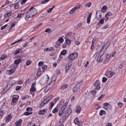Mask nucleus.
Masks as SVG:
<instances>
[{
    "label": "nucleus",
    "instance_id": "nucleus-62",
    "mask_svg": "<svg viewBox=\"0 0 126 126\" xmlns=\"http://www.w3.org/2000/svg\"><path fill=\"white\" fill-rule=\"evenodd\" d=\"M22 15H24V13L18 14L15 19H17V18H20Z\"/></svg>",
    "mask_w": 126,
    "mask_h": 126
},
{
    "label": "nucleus",
    "instance_id": "nucleus-41",
    "mask_svg": "<svg viewBox=\"0 0 126 126\" xmlns=\"http://www.w3.org/2000/svg\"><path fill=\"white\" fill-rule=\"evenodd\" d=\"M7 58V56H5V55H2L1 57L0 58V61H3V60H5Z\"/></svg>",
    "mask_w": 126,
    "mask_h": 126
},
{
    "label": "nucleus",
    "instance_id": "nucleus-12",
    "mask_svg": "<svg viewBox=\"0 0 126 126\" xmlns=\"http://www.w3.org/2000/svg\"><path fill=\"white\" fill-rule=\"evenodd\" d=\"M72 34H73V32H69L65 34V37H64L65 39H66L67 38H69V37H71Z\"/></svg>",
    "mask_w": 126,
    "mask_h": 126
},
{
    "label": "nucleus",
    "instance_id": "nucleus-40",
    "mask_svg": "<svg viewBox=\"0 0 126 126\" xmlns=\"http://www.w3.org/2000/svg\"><path fill=\"white\" fill-rule=\"evenodd\" d=\"M14 8L15 9H18V8H19V4H18V3L14 4Z\"/></svg>",
    "mask_w": 126,
    "mask_h": 126
},
{
    "label": "nucleus",
    "instance_id": "nucleus-38",
    "mask_svg": "<svg viewBox=\"0 0 126 126\" xmlns=\"http://www.w3.org/2000/svg\"><path fill=\"white\" fill-rule=\"evenodd\" d=\"M15 83H16V81L15 80H12L9 84V85L10 86H13V85H14V84H15Z\"/></svg>",
    "mask_w": 126,
    "mask_h": 126
},
{
    "label": "nucleus",
    "instance_id": "nucleus-23",
    "mask_svg": "<svg viewBox=\"0 0 126 126\" xmlns=\"http://www.w3.org/2000/svg\"><path fill=\"white\" fill-rule=\"evenodd\" d=\"M107 9H108V7L106 5H104L101 9V12H103V13L106 12L107 11Z\"/></svg>",
    "mask_w": 126,
    "mask_h": 126
},
{
    "label": "nucleus",
    "instance_id": "nucleus-31",
    "mask_svg": "<svg viewBox=\"0 0 126 126\" xmlns=\"http://www.w3.org/2000/svg\"><path fill=\"white\" fill-rule=\"evenodd\" d=\"M55 6H56L55 5H53L51 8H49L47 10V12L48 13H51V12H52V11H53V9H54V8H55Z\"/></svg>",
    "mask_w": 126,
    "mask_h": 126
},
{
    "label": "nucleus",
    "instance_id": "nucleus-45",
    "mask_svg": "<svg viewBox=\"0 0 126 126\" xmlns=\"http://www.w3.org/2000/svg\"><path fill=\"white\" fill-rule=\"evenodd\" d=\"M68 118V117H66V116H64V115L62 117V119L63 120L62 122L64 123L65 121H66V119Z\"/></svg>",
    "mask_w": 126,
    "mask_h": 126
},
{
    "label": "nucleus",
    "instance_id": "nucleus-47",
    "mask_svg": "<svg viewBox=\"0 0 126 126\" xmlns=\"http://www.w3.org/2000/svg\"><path fill=\"white\" fill-rule=\"evenodd\" d=\"M107 80H108V79L105 77H103L102 80V83H106V82H107Z\"/></svg>",
    "mask_w": 126,
    "mask_h": 126
},
{
    "label": "nucleus",
    "instance_id": "nucleus-7",
    "mask_svg": "<svg viewBox=\"0 0 126 126\" xmlns=\"http://www.w3.org/2000/svg\"><path fill=\"white\" fill-rule=\"evenodd\" d=\"M101 85V83L99 81V80H96L94 84V86H95V90H100L101 89V87H100Z\"/></svg>",
    "mask_w": 126,
    "mask_h": 126
},
{
    "label": "nucleus",
    "instance_id": "nucleus-61",
    "mask_svg": "<svg viewBox=\"0 0 126 126\" xmlns=\"http://www.w3.org/2000/svg\"><path fill=\"white\" fill-rule=\"evenodd\" d=\"M58 41L59 42H60V43H63V41H64V39H63V37H60L58 39Z\"/></svg>",
    "mask_w": 126,
    "mask_h": 126
},
{
    "label": "nucleus",
    "instance_id": "nucleus-20",
    "mask_svg": "<svg viewBox=\"0 0 126 126\" xmlns=\"http://www.w3.org/2000/svg\"><path fill=\"white\" fill-rule=\"evenodd\" d=\"M22 52V49L21 48L17 49L15 50V52L14 53V55L15 56H16L17 55H18V54H20V53H21Z\"/></svg>",
    "mask_w": 126,
    "mask_h": 126
},
{
    "label": "nucleus",
    "instance_id": "nucleus-57",
    "mask_svg": "<svg viewBox=\"0 0 126 126\" xmlns=\"http://www.w3.org/2000/svg\"><path fill=\"white\" fill-rule=\"evenodd\" d=\"M25 19L26 20H28L30 18H32V17H29V14H28V13H27V14L25 16Z\"/></svg>",
    "mask_w": 126,
    "mask_h": 126
},
{
    "label": "nucleus",
    "instance_id": "nucleus-60",
    "mask_svg": "<svg viewBox=\"0 0 126 126\" xmlns=\"http://www.w3.org/2000/svg\"><path fill=\"white\" fill-rule=\"evenodd\" d=\"M26 111H27L28 112H32V111H33V108L29 107L26 109Z\"/></svg>",
    "mask_w": 126,
    "mask_h": 126
},
{
    "label": "nucleus",
    "instance_id": "nucleus-14",
    "mask_svg": "<svg viewBox=\"0 0 126 126\" xmlns=\"http://www.w3.org/2000/svg\"><path fill=\"white\" fill-rule=\"evenodd\" d=\"M17 97H18L12 98L11 105H13V103H17V101H18V98H19V95H18Z\"/></svg>",
    "mask_w": 126,
    "mask_h": 126
},
{
    "label": "nucleus",
    "instance_id": "nucleus-53",
    "mask_svg": "<svg viewBox=\"0 0 126 126\" xmlns=\"http://www.w3.org/2000/svg\"><path fill=\"white\" fill-rule=\"evenodd\" d=\"M49 1H50V0H41V3H42L43 4H46V3H47V2H49Z\"/></svg>",
    "mask_w": 126,
    "mask_h": 126
},
{
    "label": "nucleus",
    "instance_id": "nucleus-48",
    "mask_svg": "<svg viewBox=\"0 0 126 126\" xmlns=\"http://www.w3.org/2000/svg\"><path fill=\"white\" fill-rule=\"evenodd\" d=\"M63 116L66 117V118H68V117H69L70 115L69 114H68L66 111H65L63 114Z\"/></svg>",
    "mask_w": 126,
    "mask_h": 126
},
{
    "label": "nucleus",
    "instance_id": "nucleus-46",
    "mask_svg": "<svg viewBox=\"0 0 126 126\" xmlns=\"http://www.w3.org/2000/svg\"><path fill=\"white\" fill-rule=\"evenodd\" d=\"M110 25H109V24H107L106 25H105V26H104L102 28V30H105V29H107V28H108L109 27Z\"/></svg>",
    "mask_w": 126,
    "mask_h": 126
},
{
    "label": "nucleus",
    "instance_id": "nucleus-55",
    "mask_svg": "<svg viewBox=\"0 0 126 126\" xmlns=\"http://www.w3.org/2000/svg\"><path fill=\"white\" fill-rule=\"evenodd\" d=\"M104 19H105V17H103L102 19L100 20L98 23H99V24H104Z\"/></svg>",
    "mask_w": 126,
    "mask_h": 126
},
{
    "label": "nucleus",
    "instance_id": "nucleus-43",
    "mask_svg": "<svg viewBox=\"0 0 126 126\" xmlns=\"http://www.w3.org/2000/svg\"><path fill=\"white\" fill-rule=\"evenodd\" d=\"M58 112H59V109L57 107L54 108L52 111L53 114H56V113H58Z\"/></svg>",
    "mask_w": 126,
    "mask_h": 126
},
{
    "label": "nucleus",
    "instance_id": "nucleus-21",
    "mask_svg": "<svg viewBox=\"0 0 126 126\" xmlns=\"http://www.w3.org/2000/svg\"><path fill=\"white\" fill-rule=\"evenodd\" d=\"M5 103H6V98H3L0 102V105H2V108L5 105Z\"/></svg>",
    "mask_w": 126,
    "mask_h": 126
},
{
    "label": "nucleus",
    "instance_id": "nucleus-28",
    "mask_svg": "<svg viewBox=\"0 0 126 126\" xmlns=\"http://www.w3.org/2000/svg\"><path fill=\"white\" fill-rule=\"evenodd\" d=\"M80 111H81V107H80V106H77L76 113L79 114V113H80Z\"/></svg>",
    "mask_w": 126,
    "mask_h": 126
},
{
    "label": "nucleus",
    "instance_id": "nucleus-17",
    "mask_svg": "<svg viewBox=\"0 0 126 126\" xmlns=\"http://www.w3.org/2000/svg\"><path fill=\"white\" fill-rule=\"evenodd\" d=\"M65 110V109H64V108H61L59 112V117H62V116H63V113L64 112Z\"/></svg>",
    "mask_w": 126,
    "mask_h": 126
},
{
    "label": "nucleus",
    "instance_id": "nucleus-15",
    "mask_svg": "<svg viewBox=\"0 0 126 126\" xmlns=\"http://www.w3.org/2000/svg\"><path fill=\"white\" fill-rule=\"evenodd\" d=\"M47 109L41 110L39 111L38 115H45V114L47 113Z\"/></svg>",
    "mask_w": 126,
    "mask_h": 126
},
{
    "label": "nucleus",
    "instance_id": "nucleus-49",
    "mask_svg": "<svg viewBox=\"0 0 126 126\" xmlns=\"http://www.w3.org/2000/svg\"><path fill=\"white\" fill-rule=\"evenodd\" d=\"M55 48H56V49H58L59 47H61V43H60V42H56V45L55 46Z\"/></svg>",
    "mask_w": 126,
    "mask_h": 126
},
{
    "label": "nucleus",
    "instance_id": "nucleus-25",
    "mask_svg": "<svg viewBox=\"0 0 126 126\" xmlns=\"http://www.w3.org/2000/svg\"><path fill=\"white\" fill-rule=\"evenodd\" d=\"M109 105L111 106L108 102L104 103L103 104V108L105 109V110H108V106H109Z\"/></svg>",
    "mask_w": 126,
    "mask_h": 126
},
{
    "label": "nucleus",
    "instance_id": "nucleus-54",
    "mask_svg": "<svg viewBox=\"0 0 126 126\" xmlns=\"http://www.w3.org/2000/svg\"><path fill=\"white\" fill-rule=\"evenodd\" d=\"M49 100L47 98H45L43 101V103L44 104V105H46V104H47V103H48L49 102Z\"/></svg>",
    "mask_w": 126,
    "mask_h": 126
},
{
    "label": "nucleus",
    "instance_id": "nucleus-33",
    "mask_svg": "<svg viewBox=\"0 0 126 126\" xmlns=\"http://www.w3.org/2000/svg\"><path fill=\"white\" fill-rule=\"evenodd\" d=\"M67 113L69 114V115L70 116V114L72 113V110L70 107H69L67 110L65 111Z\"/></svg>",
    "mask_w": 126,
    "mask_h": 126
},
{
    "label": "nucleus",
    "instance_id": "nucleus-30",
    "mask_svg": "<svg viewBox=\"0 0 126 126\" xmlns=\"http://www.w3.org/2000/svg\"><path fill=\"white\" fill-rule=\"evenodd\" d=\"M48 67V66L47 65H44L42 66H41V68L42 69L43 72H45L46 71V70L47 69V68Z\"/></svg>",
    "mask_w": 126,
    "mask_h": 126
},
{
    "label": "nucleus",
    "instance_id": "nucleus-24",
    "mask_svg": "<svg viewBox=\"0 0 126 126\" xmlns=\"http://www.w3.org/2000/svg\"><path fill=\"white\" fill-rule=\"evenodd\" d=\"M68 87V84H64L63 85L62 87L61 88V90H64V89H66Z\"/></svg>",
    "mask_w": 126,
    "mask_h": 126
},
{
    "label": "nucleus",
    "instance_id": "nucleus-26",
    "mask_svg": "<svg viewBox=\"0 0 126 126\" xmlns=\"http://www.w3.org/2000/svg\"><path fill=\"white\" fill-rule=\"evenodd\" d=\"M44 32H45V33H48L49 34H51V33H52V29L50 28H47Z\"/></svg>",
    "mask_w": 126,
    "mask_h": 126
},
{
    "label": "nucleus",
    "instance_id": "nucleus-1",
    "mask_svg": "<svg viewBox=\"0 0 126 126\" xmlns=\"http://www.w3.org/2000/svg\"><path fill=\"white\" fill-rule=\"evenodd\" d=\"M107 45H108V43H106L105 44H104L101 49H100V48L99 47L96 48V51L97 52H99V51L98 53L97 52V54H99V56L103 57V55H104V54H105V52H106L107 49H108V48L109 47V44L107 46Z\"/></svg>",
    "mask_w": 126,
    "mask_h": 126
},
{
    "label": "nucleus",
    "instance_id": "nucleus-18",
    "mask_svg": "<svg viewBox=\"0 0 126 126\" xmlns=\"http://www.w3.org/2000/svg\"><path fill=\"white\" fill-rule=\"evenodd\" d=\"M92 16V12L90 13L88 17H87V23L89 24L91 21V17Z\"/></svg>",
    "mask_w": 126,
    "mask_h": 126
},
{
    "label": "nucleus",
    "instance_id": "nucleus-8",
    "mask_svg": "<svg viewBox=\"0 0 126 126\" xmlns=\"http://www.w3.org/2000/svg\"><path fill=\"white\" fill-rule=\"evenodd\" d=\"M71 65H72V63H71V62H68V63L66 64V66L65 68V73H67L68 71L71 67Z\"/></svg>",
    "mask_w": 126,
    "mask_h": 126
},
{
    "label": "nucleus",
    "instance_id": "nucleus-35",
    "mask_svg": "<svg viewBox=\"0 0 126 126\" xmlns=\"http://www.w3.org/2000/svg\"><path fill=\"white\" fill-rule=\"evenodd\" d=\"M102 12L101 10H98L97 11H96L95 15L96 18H97V17H98V13L99 15H102Z\"/></svg>",
    "mask_w": 126,
    "mask_h": 126
},
{
    "label": "nucleus",
    "instance_id": "nucleus-2",
    "mask_svg": "<svg viewBox=\"0 0 126 126\" xmlns=\"http://www.w3.org/2000/svg\"><path fill=\"white\" fill-rule=\"evenodd\" d=\"M116 75V72H115V70L113 69L112 68H109L107 69V71L105 73V75L107 76V77H108V78H111L114 76V75Z\"/></svg>",
    "mask_w": 126,
    "mask_h": 126
},
{
    "label": "nucleus",
    "instance_id": "nucleus-42",
    "mask_svg": "<svg viewBox=\"0 0 126 126\" xmlns=\"http://www.w3.org/2000/svg\"><path fill=\"white\" fill-rule=\"evenodd\" d=\"M36 91V88L34 87H32L30 89V92H35Z\"/></svg>",
    "mask_w": 126,
    "mask_h": 126
},
{
    "label": "nucleus",
    "instance_id": "nucleus-6",
    "mask_svg": "<svg viewBox=\"0 0 126 126\" xmlns=\"http://www.w3.org/2000/svg\"><path fill=\"white\" fill-rule=\"evenodd\" d=\"M49 79H50V77L48 74H46L43 76V78L42 80L40 81V85L42 86L45 85L49 81Z\"/></svg>",
    "mask_w": 126,
    "mask_h": 126
},
{
    "label": "nucleus",
    "instance_id": "nucleus-29",
    "mask_svg": "<svg viewBox=\"0 0 126 126\" xmlns=\"http://www.w3.org/2000/svg\"><path fill=\"white\" fill-rule=\"evenodd\" d=\"M15 71V69L14 68L7 70L8 74H9V75L12 74V73H13V72H14Z\"/></svg>",
    "mask_w": 126,
    "mask_h": 126
},
{
    "label": "nucleus",
    "instance_id": "nucleus-10",
    "mask_svg": "<svg viewBox=\"0 0 126 126\" xmlns=\"http://www.w3.org/2000/svg\"><path fill=\"white\" fill-rule=\"evenodd\" d=\"M79 7H80L79 6H78V5L74 6L70 11V12H69L70 14H73V13H74V12H75V10H76V9H78V8H79Z\"/></svg>",
    "mask_w": 126,
    "mask_h": 126
},
{
    "label": "nucleus",
    "instance_id": "nucleus-3",
    "mask_svg": "<svg viewBox=\"0 0 126 126\" xmlns=\"http://www.w3.org/2000/svg\"><path fill=\"white\" fill-rule=\"evenodd\" d=\"M38 12H37V9L34 8V7H32L29 11L28 12V14L29 15V17L33 18Z\"/></svg>",
    "mask_w": 126,
    "mask_h": 126
},
{
    "label": "nucleus",
    "instance_id": "nucleus-32",
    "mask_svg": "<svg viewBox=\"0 0 126 126\" xmlns=\"http://www.w3.org/2000/svg\"><path fill=\"white\" fill-rule=\"evenodd\" d=\"M65 42L66 43V45H70L71 44V40L69 39H66Z\"/></svg>",
    "mask_w": 126,
    "mask_h": 126
},
{
    "label": "nucleus",
    "instance_id": "nucleus-11",
    "mask_svg": "<svg viewBox=\"0 0 126 126\" xmlns=\"http://www.w3.org/2000/svg\"><path fill=\"white\" fill-rule=\"evenodd\" d=\"M11 15H12V11H11L4 15L3 19L5 20L6 18H8L9 16H11Z\"/></svg>",
    "mask_w": 126,
    "mask_h": 126
},
{
    "label": "nucleus",
    "instance_id": "nucleus-58",
    "mask_svg": "<svg viewBox=\"0 0 126 126\" xmlns=\"http://www.w3.org/2000/svg\"><path fill=\"white\" fill-rule=\"evenodd\" d=\"M104 96H105V94H102L99 97H98L97 100L98 101H100L101 99H103V97H104Z\"/></svg>",
    "mask_w": 126,
    "mask_h": 126
},
{
    "label": "nucleus",
    "instance_id": "nucleus-37",
    "mask_svg": "<svg viewBox=\"0 0 126 126\" xmlns=\"http://www.w3.org/2000/svg\"><path fill=\"white\" fill-rule=\"evenodd\" d=\"M62 56H65L66 55V50L63 49L61 53V54Z\"/></svg>",
    "mask_w": 126,
    "mask_h": 126
},
{
    "label": "nucleus",
    "instance_id": "nucleus-52",
    "mask_svg": "<svg viewBox=\"0 0 126 126\" xmlns=\"http://www.w3.org/2000/svg\"><path fill=\"white\" fill-rule=\"evenodd\" d=\"M3 110L0 111V119H2V117H3Z\"/></svg>",
    "mask_w": 126,
    "mask_h": 126
},
{
    "label": "nucleus",
    "instance_id": "nucleus-27",
    "mask_svg": "<svg viewBox=\"0 0 126 126\" xmlns=\"http://www.w3.org/2000/svg\"><path fill=\"white\" fill-rule=\"evenodd\" d=\"M33 112H29L28 111H26L23 115V116H30V115H32Z\"/></svg>",
    "mask_w": 126,
    "mask_h": 126
},
{
    "label": "nucleus",
    "instance_id": "nucleus-16",
    "mask_svg": "<svg viewBox=\"0 0 126 126\" xmlns=\"http://www.w3.org/2000/svg\"><path fill=\"white\" fill-rule=\"evenodd\" d=\"M22 62V59H18L16 60H15L14 63V64H16L17 65H19V64L20 63Z\"/></svg>",
    "mask_w": 126,
    "mask_h": 126
},
{
    "label": "nucleus",
    "instance_id": "nucleus-51",
    "mask_svg": "<svg viewBox=\"0 0 126 126\" xmlns=\"http://www.w3.org/2000/svg\"><path fill=\"white\" fill-rule=\"evenodd\" d=\"M31 81H32V79H29L27 80L26 81V86L28 84H29V83H30V82H31Z\"/></svg>",
    "mask_w": 126,
    "mask_h": 126
},
{
    "label": "nucleus",
    "instance_id": "nucleus-50",
    "mask_svg": "<svg viewBox=\"0 0 126 126\" xmlns=\"http://www.w3.org/2000/svg\"><path fill=\"white\" fill-rule=\"evenodd\" d=\"M118 107H119V108H122L123 106H124V103H122L121 102H119L118 103Z\"/></svg>",
    "mask_w": 126,
    "mask_h": 126
},
{
    "label": "nucleus",
    "instance_id": "nucleus-5",
    "mask_svg": "<svg viewBox=\"0 0 126 126\" xmlns=\"http://www.w3.org/2000/svg\"><path fill=\"white\" fill-rule=\"evenodd\" d=\"M56 84V82L54 81H51L50 83L46 87V89L44 90V92L45 93H47L48 91H49V90H51L52 89V87H54V85Z\"/></svg>",
    "mask_w": 126,
    "mask_h": 126
},
{
    "label": "nucleus",
    "instance_id": "nucleus-36",
    "mask_svg": "<svg viewBox=\"0 0 126 126\" xmlns=\"http://www.w3.org/2000/svg\"><path fill=\"white\" fill-rule=\"evenodd\" d=\"M77 85H78V86H80V88H81V86L83 85V80H81L80 82H78L77 83Z\"/></svg>",
    "mask_w": 126,
    "mask_h": 126
},
{
    "label": "nucleus",
    "instance_id": "nucleus-59",
    "mask_svg": "<svg viewBox=\"0 0 126 126\" xmlns=\"http://www.w3.org/2000/svg\"><path fill=\"white\" fill-rule=\"evenodd\" d=\"M7 26H8V25L5 24V25L2 26V27L0 28V30H4V29H5V28H6V27H7Z\"/></svg>",
    "mask_w": 126,
    "mask_h": 126
},
{
    "label": "nucleus",
    "instance_id": "nucleus-64",
    "mask_svg": "<svg viewBox=\"0 0 126 126\" xmlns=\"http://www.w3.org/2000/svg\"><path fill=\"white\" fill-rule=\"evenodd\" d=\"M78 122H79V120L78 119V118L76 117L74 120V124L76 125Z\"/></svg>",
    "mask_w": 126,
    "mask_h": 126
},
{
    "label": "nucleus",
    "instance_id": "nucleus-56",
    "mask_svg": "<svg viewBox=\"0 0 126 126\" xmlns=\"http://www.w3.org/2000/svg\"><path fill=\"white\" fill-rule=\"evenodd\" d=\"M109 62H110V59L105 58V59L104 60V61L103 62V63H104L105 64L106 63H109Z\"/></svg>",
    "mask_w": 126,
    "mask_h": 126
},
{
    "label": "nucleus",
    "instance_id": "nucleus-9",
    "mask_svg": "<svg viewBox=\"0 0 126 126\" xmlns=\"http://www.w3.org/2000/svg\"><path fill=\"white\" fill-rule=\"evenodd\" d=\"M42 73H43V72H42L41 67H39L37 69V71L36 76L37 77H40V76H41V75H42Z\"/></svg>",
    "mask_w": 126,
    "mask_h": 126
},
{
    "label": "nucleus",
    "instance_id": "nucleus-34",
    "mask_svg": "<svg viewBox=\"0 0 126 126\" xmlns=\"http://www.w3.org/2000/svg\"><path fill=\"white\" fill-rule=\"evenodd\" d=\"M106 114L105 110H101L99 112V116H103V115H106Z\"/></svg>",
    "mask_w": 126,
    "mask_h": 126
},
{
    "label": "nucleus",
    "instance_id": "nucleus-13",
    "mask_svg": "<svg viewBox=\"0 0 126 126\" xmlns=\"http://www.w3.org/2000/svg\"><path fill=\"white\" fill-rule=\"evenodd\" d=\"M78 89H80V86H78V85L76 84V85L72 89L73 93H74L76 92V91H77Z\"/></svg>",
    "mask_w": 126,
    "mask_h": 126
},
{
    "label": "nucleus",
    "instance_id": "nucleus-63",
    "mask_svg": "<svg viewBox=\"0 0 126 126\" xmlns=\"http://www.w3.org/2000/svg\"><path fill=\"white\" fill-rule=\"evenodd\" d=\"M83 124V122L79 121V122L77 123H76V125H77L78 126H82Z\"/></svg>",
    "mask_w": 126,
    "mask_h": 126
},
{
    "label": "nucleus",
    "instance_id": "nucleus-39",
    "mask_svg": "<svg viewBox=\"0 0 126 126\" xmlns=\"http://www.w3.org/2000/svg\"><path fill=\"white\" fill-rule=\"evenodd\" d=\"M38 66L39 67H42L43 65H44V62L43 61H40L38 63Z\"/></svg>",
    "mask_w": 126,
    "mask_h": 126
},
{
    "label": "nucleus",
    "instance_id": "nucleus-4",
    "mask_svg": "<svg viewBox=\"0 0 126 126\" xmlns=\"http://www.w3.org/2000/svg\"><path fill=\"white\" fill-rule=\"evenodd\" d=\"M78 57V53L75 52L74 53H72L69 55L68 57V59L69 60L68 63L69 62H71V63H72L73 60H75V59L77 58Z\"/></svg>",
    "mask_w": 126,
    "mask_h": 126
},
{
    "label": "nucleus",
    "instance_id": "nucleus-44",
    "mask_svg": "<svg viewBox=\"0 0 126 126\" xmlns=\"http://www.w3.org/2000/svg\"><path fill=\"white\" fill-rule=\"evenodd\" d=\"M32 63V61H31V60H28L26 62V64L27 66H28V65H30Z\"/></svg>",
    "mask_w": 126,
    "mask_h": 126
},
{
    "label": "nucleus",
    "instance_id": "nucleus-19",
    "mask_svg": "<svg viewBox=\"0 0 126 126\" xmlns=\"http://www.w3.org/2000/svg\"><path fill=\"white\" fill-rule=\"evenodd\" d=\"M11 118H12V117H11V115L9 114L5 119L6 123H9V122L11 121Z\"/></svg>",
    "mask_w": 126,
    "mask_h": 126
},
{
    "label": "nucleus",
    "instance_id": "nucleus-22",
    "mask_svg": "<svg viewBox=\"0 0 126 126\" xmlns=\"http://www.w3.org/2000/svg\"><path fill=\"white\" fill-rule=\"evenodd\" d=\"M96 62L99 63H102V62H103V58H102V56H98L96 59Z\"/></svg>",
    "mask_w": 126,
    "mask_h": 126
}]
</instances>
